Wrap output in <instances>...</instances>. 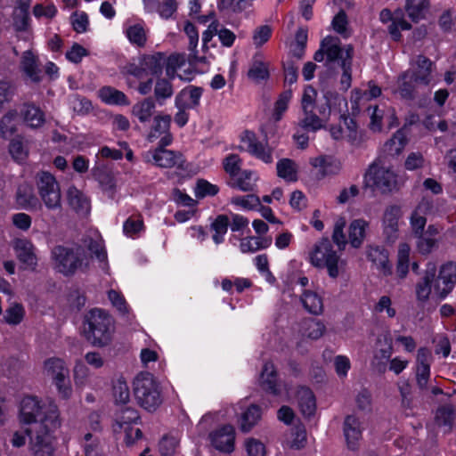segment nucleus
<instances>
[{"label":"nucleus","mask_w":456,"mask_h":456,"mask_svg":"<svg viewBox=\"0 0 456 456\" xmlns=\"http://www.w3.org/2000/svg\"><path fill=\"white\" fill-rule=\"evenodd\" d=\"M301 302L310 314L318 315L323 311L322 298L314 291L305 290L301 296Z\"/></svg>","instance_id":"c03bdc74"},{"label":"nucleus","mask_w":456,"mask_h":456,"mask_svg":"<svg viewBox=\"0 0 456 456\" xmlns=\"http://www.w3.org/2000/svg\"><path fill=\"white\" fill-rule=\"evenodd\" d=\"M346 110V109H345L341 113H338L340 115V118L343 120L345 127H342L340 125L330 126L329 127V132L334 140H346L353 145H357L362 141V133L358 129L355 121L345 115Z\"/></svg>","instance_id":"6ab92c4d"},{"label":"nucleus","mask_w":456,"mask_h":456,"mask_svg":"<svg viewBox=\"0 0 456 456\" xmlns=\"http://www.w3.org/2000/svg\"><path fill=\"white\" fill-rule=\"evenodd\" d=\"M306 444V431L302 426H297L285 435L283 445L286 448L299 450Z\"/></svg>","instance_id":"58836bf2"},{"label":"nucleus","mask_w":456,"mask_h":456,"mask_svg":"<svg viewBox=\"0 0 456 456\" xmlns=\"http://www.w3.org/2000/svg\"><path fill=\"white\" fill-rule=\"evenodd\" d=\"M344 434L350 449L354 450L362 436V427L359 419L354 416H347L344 422Z\"/></svg>","instance_id":"72a5a7b5"},{"label":"nucleus","mask_w":456,"mask_h":456,"mask_svg":"<svg viewBox=\"0 0 456 456\" xmlns=\"http://www.w3.org/2000/svg\"><path fill=\"white\" fill-rule=\"evenodd\" d=\"M297 165L289 159H283L277 163V174L279 177L287 182L297 180Z\"/></svg>","instance_id":"8fccbe9b"},{"label":"nucleus","mask_w":456,"mask_h":456,"mask_svg":"<svg viewBox=\"0 0 456 456\" xmlns=\"http://www.w3.org/2000/svg\"><path fill=\"white\" fill-rule=\"evenodd\" d=\"M261 417V408L256 404L249 405L238 419L240 431L248 433L260 421Z\"/></svg>","instance_id":"f704fd0d"},{"label":"nucleus","mask_w":456,"mask_h":456,"mask_svg":"<svg viewBox=\"0 0 456 456\" xmlns=\"http://www.w3.org/2000/svg\"><path fill=\"white\" fill-rule=\"evenodd\" d=\"M429 8L428 0H407L405 4V11L408 17L413 22H419L426 18V14Z\"/></svg>","instance_id":"37998d69"},{"label":"nucleus","mask_w":456,"mask_h":456,"mask_svg":"<svg viewBox=\"0 0 456 456\" xmlns=\"http://www.w3.org/2000/svg\"><path fill=\"white\" fill-rule=\"evenodd\" d=\"M235 436L234 427L225 424L210 432L208 438L215 449L221 452L231 453L234 450Z\"/></svg>","instance_id":"aec40b11"},{"label":"nucleus","mask_w":456,"mask_h":456,"mask_svg":"<svg viewBox=\"0 0 456 456\" xmlns=\"http://www.w3.org/2000/svg\"><path fill=\"white\" fill-rule=\"evenodd\" d=\"M123 230L126 236L135 238L142 232L143 222L140 217H129L125 222Z\"/></svg>","instance_id":"774afa93"},{"label":"nucleus","mask_w":456,"mask_h":456,"mask_svg":"<svg viewBox=\"0 0 456 456\" xmlns=\"http://www.w3.org/2000/svg\"><path fill=\"white\" fill-rule=\"evenodd\" d=\"M59 409L51 407L45 419L29 431V451L32 456H54L57 438L55 431L61 427Z\"/></svg>","instance_id":"f03ea898"},{"label":"nucleus","mask_w":456,"mask_h":456,"mask_svg":"<svg viewBox=\"0 0 456 456\" xmlns=\"http://www.w3.org/2000/svg\"><path fill=\"white\" fill-rule=\"evenodd\" d=\"M84 247L93 253L101 262L105 264L107 254L103 243V240L96 230H90L83 239Z\"/></svg>","instance_id":"7c9ffc66"},{"label":"nucleus","mask_w":456,"mask_h":456,"mask_svg":"<svg viewBox=\"0 0 456 456\" xmlns=\"http://www.w3.org/2000/svg\"><path fill=\"white\" fill-rule=\"evenodd\" d=\"M164 147L165 146L160 145L155 150L147 151L144 154L145 160L163 168L181 166L183 161V156L180 153L167 150Z\"/></svg>","instance_id":"4be33fe9"},{"label":"nucleus","mask_w":456,"mask_h":456,"mask_svg":"<svg viewBox=\"0 0 456 456\" xmlns=\"http://www.w3.org/2000/svg\"><path fill=\"white\" fill-rule=\"evenodd\" d=\"M20 69L32 82L41 80V70L38 66V57L31 50L25 51L20 60Z\"/></svg>","instance_id":"c756f323"},{"label":"nucleus","mask_w":456,"mask_h":456,"mask_svg":"<svg viewBox=\"0 0 456 456\" xmlns=\"http://www.w3.org/2000/svg\"><path fill=\"white\" fill-rule=\"evenodd\" d=\"M369 227L370 223L363 218L353 220L348 227V243L354 248H361L366 238Z\"/></svg>","instance_id":"cd10ccee"},{"label":"nucleus","mask_w":456,"mask_h":456,"mask_svg":"<svg viewBox=\"0 0 456 456\" xmlns=\"http://www.w3.org/2000/svg\"><path fill=\"white\" fill-rule=\"evenodd\" d=\"M134 391L139 404L149 411H155L161 403L159 385L151 373L144 372L136 376Z\"/></svg>","instance_id":"6e6552de"},{"label":"nucleus","mask_w":456,"mask_h":456,"mask_svg":"<svg viewBox=\"0 0 456 456\" xmlns=\"http://www.w3.org/2000/svg\"><path fill=\"white\" fill-rule=\"evenodd\" d=\"M407 142L405 132L403 129H399L393 137L385 143L384 150L390 156L399 155L403 151Z\"/></svg>","instance_id":"49530a36"},{"label":"nucleus","mask_w":456,"mask_h":456,"mask_svg":"<svg viewBox=\"0 0 456 456\" xmlns=\"http://www.w3.org/2000/svg\"><path fill=\"white\" fill-rule=\"evenodd\" d=\"M233 178L235 187L243 191H250L254 190L258 177L255 172L244 170Z\"/></svg>","instance_id":"5fc2aeb1"},{"label":"nucleus","mask_w":456,"mask_h":456,"mask_svg":"<svg viewBox=\"0 0 456 456\" xmlns=\"http://www.w3.org/2000/svg\"><path fill=\"white\" fill-rule=\"evenodd\" d=\"M368 86V91L354 90L352 92L350 102L353 114L358 113L367 102L381 94V89L374 83L370 82Z\"/></svg>","instance_id":"c85d7f7f"},{"label":"nucleus","mask_w":456,"mask_h":456,"mask_svg":"<svg viewBox=\"0 0 456 456\" xmlns=\"http://www.w3.org/2000/svg\"><path fill=\"white\" fill-rule=\"evenodd\" d=\"M28 3H21L15 11L13 26L18 31H26L29 27Z\"/></svg>","instance_id":"13d9d810"},{"label":"nucleus","mask_w":456,"mask_h":456,"mask_svg":"<svg viewBox=\"0 0 456 456\" xmlns=\"http://www.w3.org/2000/svg\"><path fill=\"white\" fill-rule=\"evenodd\" d=\"M124 31L130 43L138 46L144 45L147 37L144 24L142 22L132 23L127 20L124 24Z\"/></svg>","instance_id":"ea45409f"},{"label":"nucleus","mask_w":456,"mask_h":456,"mask_svg":"<svg viewBox=\"0 0 456 456\" xmlns=\"http://www.w3.org/2000/svg\"><path fill=\"white\" fill-rule=\"evenodd\" d=\"M230 202L237 210L242 211L256 210L260 206V199L255 194L234 196Z\"/></svg>","instance_id":"de8ad7c7"},{"label":"nucleus","mask_w":456,"mask_h":456,"mask_svg":"<svg viewBox=\"0 0 456 456\" xmlns=\"http://www.w3.org/2000/svg\"><path fill=\"white\" fill-rule=\"evenodd\" d=\"M24 121L30 127H39L45 122V114L38 107L28 105L24 111Z\"/></svg>","instance_id":"bf43d9fd"},{"label":"nucleus","mask_w":456,"mask_h":456,"mask_svg":"<svg viewBox=\"0 0 456 456\" xmlns=\"http://www.w3.org/2000/svg\"><path fill=\"white\" fill-rule=\"evenodd\" d=\"M45 374L49 377L56 387L59 395L68 399L72 395L69 380V370L66 362L61 358H49L44 362Z\"/></svg>","instance_id":"9d476101"},{"label":"nucleus","mask_w":456,"mask_h":456,"mask_svg":"<svg viewBox=\"0 0 456 456\" xmlns=\"http://www.w3.org/2000/svg\"><path fill=\"white\" fill-rule=\"evenodd\" d=\"M54 268L65 275L74 273L82 267L85 252L81 247L57 246L52 251Z\"/></svg>","instance_id":"1a4fd4ad"},{"label":"nucleus","mask_w":456,"mask_h":456,"mask_svg":"<svg viewBox=\"0 0 456 456\" xmlns=\"http://www.w3.org/2000/svg\"><path fill=\"white\" fill-rule=\"evenodd\" d=\"M379 20L387 25V32L395 41L401 40V31L411 29V23L405 19L401 9H396L394 12L387 8L383 9L379 12Z\"/></svg>","instance_id":"f3484780"},{"label":"nucleus","mask_w":456,"mask_h":456,"mask_svg":"<svg viewBox=\"0 0 456 456\" xmlns=\"http://www.w3.org/2000/svg\"><path fill=\"white\" fill-rule=\"evenodd\" d=\"M202 89L190 86L182 90L175 98L177 109H192L199 105Z\"/></svg>","instance_id":"473e14b6"},{"label":"nucleus","mask_w":456,"mask_h":456,"mask_svg":"<svg viewBox=\"0 0 456 456\" xmlns=\"http://www.w3.org/2000/svg\"><path fill=\"white\" fill-rule=\"evenodd\" d=\"M69 104L73 111L79 115L88 113L93 108L89 100L78 95L71 96L69 100Z\"/></svg>","instance_id":"69168bd1"},{"label":"nucleus","mask_w":456,"mask_h":456,"mask_svg":"<svg viewBox=\"0 0 456 456\" xmlns=\"http://www.w3.org/2000/svg\"><path fill=\"white\" fill-rule=\"evenodd\" d=\"M403 217L401 207L390 205L384 210L381 226L383 235L387 243L393 244L399 237V226Z\"/></svg>","instance_id":"a211bd4d"},{"label":"nucleus","mask_w":456,"mask_h":456,"mask_svg":"<svg viewBox=\"0 0 456 456\" xmlns=\"http://www.w3.org/2000/svg\"><path fill=\"white\" fill-rule=\"evenodd\" d=\"M259 385L281 402L290 400L289 387L277 379V373L272 362L265 363L259 378Z\"/></svg>","instance_id":"2eb2a0df"},{"label":"nucleus","mask_w":456,"mask_h":456,"mask_svg":"<svg viewBox=\"0 0 456 456\" xmlns=\"http://www.w3.org/2000/svg\"><path fill=\"white\" fill-rule=\"evenodd\" d=\"M112 396L116 404H126L130 400L129 387L121 376L112 381Z\"/></svg>","instance_id":"a18cd8bd"},{"label":"nucleus","mask_w":456,"mask_h":456,"mask_svg":"<svg viewBox=\"0 0 456 456\" xmlns=\"http://www.w3.org/2000/svg\"><path fill=\"white\" fill-rule=\"evenodd\" d=\"M18 120V113L16 110L8 111L0 121L1 135L8 139L16 131V123Z\"/></svg>","instance_id":"6e6d98bb"},{"label":"nucleus","mask_w":456,"mask_h":456,"mask_svg":"<svg viewBox=\"0 0 456 456\" xmlns=\"http://www.w3.org/2000/svg\"><path fill=\"white\" fill-rule=\"evenodd\" d=\"M270 245V241L259 238L249 236L242 239L240 243V249L242 253H254L259 249L265 248Z\"/></svg>","instance_id":"4d7b16f0"},{"label":"nucleus","mask_w":456,"mask_h":456,"mask_svg":"<svg viewBox=\"0 0 456 456\" xmlns=\"http://www.w3.org/2000/svg\"><path fill=\"white\" fill-rule=\"evenodd\" d=\"M309 164L316 170L319 178L338 175L342 169L340 159L332 155H319L310 158Z\"/></svg>","instance_id":"b1692460"},{"label":"nucleus","mask_w":456,"mask_h":456,"mask_svg":"<svg viewBox=\"0 0 456 456\" xmlns=\"http://www.w3.org/2000/svg\"><path fill=\"white\" fill-rule=\"evenodd\" d=\"M58 406L54 403H43L37 396L26 395L22 397L19 404V419L23 424L35 423L37 426L47 415L51 407Z\"/></svg>","instance_id":"ddd939ff"},{"label":"nucleus","mask_w":456,"mask_h":456,"mask_svg":"<svg viewBox=\"0 0 456 456\" xmlns=\"http://www.w3.org/2000/svg\"><path fill=\"white\" fill-rule=\"evenodd\" d=\"M97 94L101 101L108 105L126 106L129 104L126 95L123 92L111 86L102 87Z\"/></svg>","instance_id":"4c0bfd02"},{"label":"nucleus","mask_w":456,"mask_h":456,"mask_svg":"<svg viewBox=\"0 0 456 456\" xmlns=\"http://www.w3.org/2000/svg\"><path fill=\"white\" fill-rule=\"evenodd\" d=\"M292 98L291 90H287L283 92L278 98L275 102L274 110H273V118L278 121L281 118L283 113L288 109L289 102Z\"/></svg>","instance_id":"338daca9"},{"label":"nucleus","mask_w":456,"mask_h":456,"mask_svg":"<svg viewBox=\"0 0 456 456\" xmlns=\"http://www.w3.org/2000/svg\"><path fill=\"white\" fill-rule=\"evenodd\" d=\"M105 363L104 358L98 352H87L83 359L77 360L73 370L75 384L78 387L86 385L91 375L89 367L94 370L101 369Z\"/></svg>","instance_id":"dca6fc26"},{"label":"nucleus","mask_w":456,"mask_h":456,"mask_svg":"<svg viewBox=\"0 0 456 456\" xmlns=\"http://www.w3.org/2000/svg\"><path fill=\"white\" fill-rule=\"evenodd\" d=\"M324 98L325 103L317 106L319 116L314 109L302 110L304 117L298 121L299 127L311 132L326 129L330 117L341 113L347 108L346 100L337 93L328 92L324 94Z\"/></svg>","instance_id":"20e7f679"},{"label":"nucleus","mask_w":456,"mask_h":456,"mask_svg":"<svg viewBox=\"0 0 456 456\" xmlns=\"http://www.w3.org/2000/svg\"><path fill=\"white\" fill-rule=\"evenodd\" d=\"M393 353L391 339L388 334H385L378 338L377 347L374 352V360L378 363H383L387 361Z\"/></svg>","instance_id":"09e8293b"},{"label":"nucleus","mask_w":456,"mask_h":456,"mask_svg":"<svg viewBox=\"0 0 456 456\" xmlns=\"http://www.w3.org/2000/svg\"><path fill=\"white\" fill-rule=\"evenodd\" d=\"M84 334L94 346L102 347L109 345L115 331V322L105 310L94 308L85 316Z\"/></svg>","instance_id":"39448f33"},{"label":"nucleus","mask_w":456,"mask_h":456,"mask_svg":"<svg viewBox=\"0 0 456 456\" xmlns=\"http://www.w3.org/2000/svg\"><path fill=\"white\" fill-rule=\"evenodd\" d=\"M240 148L265 163L273 161L271 149L266 144L258 142L252 131L245 130L241 133Z\"/></svg>","instance_id":"412c9836"},{"label":"nucleus","mask_w":456,"mask_h":456,"mask_svg":"<svg viewBox=\"0 0 456 456\" xmlns=\"http://www.w3.org/2000/svg\"><path fill=\"white\" fill-rule=\"evenodd\" d=\"M37 187L41 200L49 210L60 209L61 207V189L55 177L48 172L37 175Z\"/></svg>","instance_id":"4468645a"},{"label":"nucleus","mask_w":456,"mask_h":456,"mask_svg":"<svg viewBox=\"0 0 456 456\" xmlns=\"http://www.w3.org/2000/svg\"><path fill=\"white\" fill-rule=\"evenodd\" d=\"M307 42V31L299 28L296 34L295 41L290 45V52L297 58L304 55L305 45Z\"/></svg>","instance_id":"680f3d73"},{"label":"nucleus","mask_w":456,"mask_h":456,"mask_svg":"<svg viewBox=\"0 0 456 456\" xmlns=\"http://www.w3.org/2000/svg\"><path fill=\"white\" fill-rule=\"evenodd\" d=\"M219 191V188L207 180H199L194 187V194L197 198L202 199L207 196H215Z\"/></svg>","instance_id":"e2e57ef3"},{"label":"nucleus","mask_w":456,"mask_h":456,"mask_svg":"<svg viewBox=\"0 0 456 456\" xmlns=\"http://www.w3.org/2000/svg\"><path fill=\"white\" fill-rule=\"evenodd\" d=\"M411 246L407 242H400L397 248L396 254V265L395 271L396 275L400 279L406 278L410 266L413 272H417L419 269V264L417 262H410Z\"/></svg>","instance_id":"bb28decb"},{"label":"nucleus","mask_w":456,"mask_h":456,"mask_svg":"<svg viewBox=\"0 0 456 456\" xmlns=\"http://www.w3.org/2000/svg\"><path fill=\"white\" fill-rule=\"evenodd\" d=\"M69 205L77 214L87 215L90 211L91 205L88 198L76 187H69L67 191Z\"/></svg>","instance_id":"e433bc0d"},{"label":"nucleus","mask_w":456,"mask_h":456,"mask_svg":"<svg viewBox=\"0 0 456 456\" xmlns=\"http://www.w3.org/2000/svg\"><path fill=\"white\" fill-rule=\"evenodd\" d=\"M16 202L20 208L36 210L40 208L37 198L34 194L33 188L28 184H20L17 191Z\"/></svg>","instance_id":"c9c22d12"},{"label":"nucleus","mask_w":456,"mask_h":456,"mask_svg":"<svg viewBox=\"0 0 456 456\" xmlns=\"http://www.w3.org/2000/svg\"><path fill=\"white\" fill-rule=\"evenodd\" d=\"M251 281L247 278L234 277L232 279L226 278L222 281L223 290L229 293H232L233 289L236 292L241 293L244 289L251 287Z\"/></svg>","instance_id":"052dcab7"},{"label":"nucleus","mask_w":456,"mask_h":456,"mask_svg":"<svg viewBox=\"0 0 456 456\" xmlns=\"http://www.w3.org/2000/svg\"><path fill=\"white\" fill-rule=\"evenodd\" d=\"M229 225V218L224 215H219L211 223L210 229L213 232L212 239L214 242L218 245L224 240V236L227 232Z\"/></svg>","instance_id":"3c124183"},{"label":"nucleus","mask_w":456,"mask_h":456,"mask_svg":"<svg viewBox=\"0 0 456 456\" xmlns=\"http://www.w3.org/2000/svg\"><path fill=\"white\" fill-rule=\"evenodd\" d=\"M299 335L303 340H317L325 332V325L319 320L305 319L299 324Z\"/></svg>","instance_id":"2f4dec72"},{"label":"nucleus","mask_w":456,"mask_h":456,"mask_svg":"<svg viewBox=\"0 0 456 456\" xmlns=\"http://www.w3.org/2000/svg\"><path fill=\"white\" fill-rule=\"evenodd\" d=\"M308 261L318 269H325L332 279L338 278L345 271V261L327 238L314 244L308 253Z\"/></svg>","instance_id":"423d86ee"},{"label":"nucleus","mask_w":456,"mask_h":456,"mask_svg":"<svg viewBox=\"0 0 456 456\" xmlns=\"http://www.w3.org/2000/svg\"><path fill=\"white\" fill-rule=\"evenodd\" d=\"M323 45L324 47L327 45L329 46L327 48L329 61H337L341 67L343 73L340 83L342 87L346 90L351 85V60L353 48L349 45L345 48H341L339 46V40L337 37H328Z\"/></svg>","instance_id":"9b49d317"},{"label":"nucleus","mask_w":456,"mask_h":456,"mask_svg":"<svg viewBox=\"0 0 456 456\" xmlns=\"http://www.w3.org/2000/svg\"><path fill=\"white\" fill-rule=\"evenodd\" d=\"M366 256L371 263V269L380 275L388 276L392 273L393 265L387 249L379 246H370L366 249Z\"/></svg>","instance_id":"5701e85b"},{"label":"nucleus","mask_w":456,"mask_h":456,"mask_svg":"<svg viewBox=\"0 0 456 456\" xmlns=\"http://www.w3.org/2000/svg\"><path fill=\"white\" fill-rule=\"evenodd\" d=\"M170 116H157L154 118L152 129L149 134V140L153 142L159 139V145L167 146L172 142V135L169 133Z\"/></svg>","instance_id":"a878e982"},{"label":"nucleus","mask_w":456,"mask_h":456,"mask_svg":"<svg viewBox=\"0 0 456 456\" xmlns=\"http://www.w3.org/2000/svg\"><path fill=\"white\" fill-rule=\"evenodd\" d=\"M248 76L254 81L265 80L269 76L268 64L265 62L261 56L256 55L253 63L248 69Z\"/></svg>","instance_id":"864d4df0"},{"label":"nucleus","mask_w":456,"mask_h":456,"mask_svg":"<svg viewBox=\"0 0 456 456\" xmlns=\"http://www.w3.org/2000/svg\"><path fill=\"white\" fill-rule=\"evenodd\" d=\"M297 402L303 415L310 417L316 410V401L314 393L306 387H301L297 391Z\"/></svg>","instance_id":"79ce46f5"},{"label":"nucleus","mask_w":456,"mask_h":456,"mask_svg":"<svg viewBox=\"0 0 456 456\" xmlns=\"http://www.w3.org/2000/svg\"><path fill=\"white\" fill-rule=\"evenodd\" d=\"M178 445L179 438L177 436H164L159 444V452L162 456H172L175 453Z\"/></svg>","instance_id":"0e129e2a"},{"label":"nucleus","mask_w":456,"mask_h":456,"mask_svg":"<svg viewBox=\"0 0 456 456\" xmlns=\"http://www.w3.org/2000/svg\"><path fill=\"white\" fill-rule=\"evenodd\" d=\"M434 63L428 57L419 54L410 61V68L397 79L395 93L403 99H412L419 86H428L433 80Z\"/></svg>","instance_id":"7ed1b4c3"},{"label":"nucleus","mask_w":456,"mask_h":456,"mask_svg":"<svg viewBox=\"0 0 456 456\" xmlns=\"http://www.w3.org/2000/svg\"><path fill=\"white\" fill-rule=\"evenodd\" d=\"M154 110V102L151 99H144L133 106L132 114L144 123L151 119Z\"/></svg>","instance_id":"603ef678"},{"label":"nucleus","mask_w":456,"mask_h":456,"mask_svg":"<svg viewBox=\"0 0 456 456\" xmlns=\"http://www.w3.org/2000/svg\"><path fill=\"white\" fill-rule=\"evenodd\" d=\"M363 184L373 192L382 194L396 191L401 185L399 176L394 167L380 160L370 165L364 174Z\"/></svg>","instance_id":"0eeeda50"},{"label":"nucleus","mask_w":456,"mask_h":456,"mask_svg":"<svg viewBox=\"0 0 456 456\" xmlns=\"http://www.w3.org/2000/svg\"><path fill=\"white\" fill-rule=\"evenodd\" d=\"M145 65L150 68L151 74L161 72L163 65H166V73L170 77L177 76L182 80H191V72L182 74L180 70L184 65V57L181 54L170 55L167 60L161 53L149 56L145 59Z\"/></svg>","instance_id":"f8f14e48"},{"label":"nucleus","mask_w":456,"mask_h":456,"mask_svg":"<svg viewBox=\"0 0 456 456\" xmlns=\"http://www.w3.org/2000/svg\"><path fill=\"white\" fill-rule=\"evenodd\" d=\"M12 246L17 258L25 265V268L35 269L37 258L32 242L24 238H18L12 240Z\"/></svg>","instance_id":"393cba45"},{"label":"nucleus","mask_w":456,"mask_h":456,"mask_svg":"<svg viewBox=\"0 0 456 456\" xmlns=\"http://www.w3.org/2000/svg\"><path fill=\"white\" fill-rule=\"evenodd\" d=\"M456 285V263L449 261L440 265L437 276L434 268L427 270L415 285L418 301L427 302L430 297L436 300L445 299Z\"/></svg>","instance_id":"f257e3e1"},{"label":"nucleus","mask_w":456,"mask_h":456,"mask_svg":"<svg viewBox=\"0 0 456 456\" xmlns=\"http://www.w3.org/2000/svg\"><path fill=\"white\" fill-rule=\"evenodd\" d=\"M138 420V412L133 408L126 407L116 415L115 422L112 426L113 431L120 433L125 427H131L136 424Z\"/></svg>","instance_id":"a19ab883"}]
</instances>
